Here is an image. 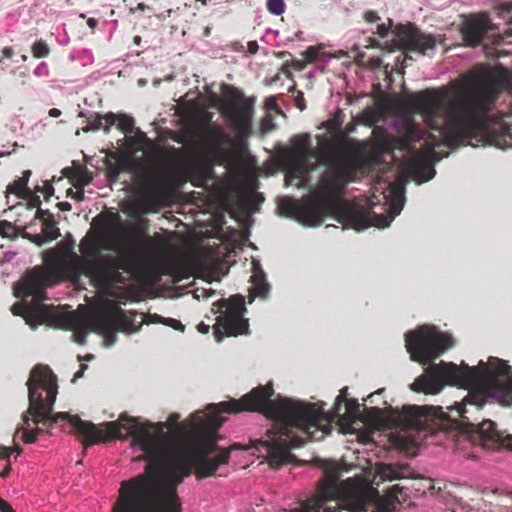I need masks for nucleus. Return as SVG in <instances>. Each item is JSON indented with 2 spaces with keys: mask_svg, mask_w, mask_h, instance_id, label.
Returning a JSON list of instances; mask_svg holds the SVG:
<instances>
[{
  "mask_svg": "<svg viewBox=\"0 0 512 512\" xmlns=\"http://www.w3.org/2000/svg\"><path fill=\"white\" fill-rule=\"evenodd\" d=\"M36 218L42 221V232L47 240H55L60 236V230L56 227L54 216L49 210L38 208L36 211Z\"/></svg>",
  "mask_w": 512,
  "mask_h": 512,
  "instance_id": "30",
  "label": "nucleus"
},
{
  "mask_svg": "<svg viewBox=\"0 0 512 512\" xmlns=\"http://www.w3.org/2000/svg\"><path fill=\"white\" fill-rule=\"evenodd\" d=\"M219 91H220V99H219V103H218V109H219V112L224 115V100H223V96H224V84H220L219 86Z\"/></svg>",
  "mask_w": 512,
  "mask_h": 512,
  "instance_id": "52",
  "label": "nucleus"
},
{
  "mask_svg": "<svg viewBox=\"0 0 512 512\" xmlns=\"http://www.w3.org/2000/svg\"><path fill=\"white\" fill-rule=\"evenodd\" d=\"M399 47L406 51L425 54L426 51L434 49L438 39L431 34H424L414 24H400L394 29Z\"/></svg>",
  "mask_w": 512,
  "mask_h": 512,
  "instance_id": "20",
  "label": "nucleus"
},
{
  "mask_svg": "<svg viewBox=\"0 0 512 512\" xmlns=\"http://www.w3.org/2000/svg\"><path fill=\"white\" fill-rule=\"evenodd\" d=\"M459 31L464 44L468 47L478 46L489 34L494 37L493 44L497 46L505 42L512 43V27L503 34L499 33L485 12L463 15Z\"/></svg>",
  "mask_w": 512,
  "mask_h": 512,
  "instance_id": "17",
  "label": "nucleus"
},
{
  "mask_svg": "<svg viewBox=\"0 0 512 512\" xmlns=\"http://www.w3.org/2000/svg\"><path fill=\"white\" fill-rule=\"evenodd\" d=\"M0 511L1 512H13L12 507L0 498Z\"/></svg>",
  "mask_w": 512,
  "mask_h": 512,
  "instance_id": "56",
  "label": "nucleus"
},
{
  "mask_svg": "<svg viewBox=\"0 0 512 512\" xmlns=\"http://www.w3.org/2000/svg\"><path fill=\"white\" fill-rule=\"evenodd\" d=\"M88 263L90 265L84 269L83 275L101 287L125 283L126 279L120 270L131 272L136 267L134 258L113 255H103Z\"/></svg>",
  "mask_w": 512,
  "mask_h": 512,
  "instance_id": "16",
  "label": "nucleus"
},
{
  "mask_svg": "<svg viewBox=\"0 0 512 512\" xmlns=\"http://www.w3.org/2000/svg\"><path fill=\"white\" fill-rule=\"evenodd\" d=\"M275 128L274 119L271 115H265L260 123V130L262 134H267Z\"/></svg>",
  "mask_w": 512,
  "mask_h": 512,
  "instance_id": "42",
  "label": "nucleus"
},
{
  "mask_svg": "<svg viewBox=\"0 0 512 512\" xmlns=\"http://www.w3.org/2000/svg\"><path fill=\"white\" fill-rule=\"evenodd\" d=\"M408 465L380 463L376 467V473L382 480H398L408 477Z\"/></svg>",
  "mask_w": 512,
  "mask_h": 512,
  "instance_id": "27",
  "label": "nucleus"
},
{
  "mask_svg": "<svg viewBox=\"0 0 512 512\" xmlns=\"http://www.w3.org/2000/svg\"><path fill=\"white\" fill-rule=\"evenodd\" d=\"M485 396L481 392L470 393L461 403L456 402L452 409L458 412L461 418L462 431L470 435L473 441H478L480 445L487 449H494L497 445L504 443L512 447V435L503 436L496 428L495 422L483 420L481 423L470 421L467 414L466 405L475 406L477 410L485 404Z\"/></svg>",
  "mask_w": 512,
  "mask_h": 512,
  "instance_id": "15",
  "label": "nucleus"
},
{
  "mask_svg": "<svg viewBox=\"0 0 512 512\" xmlns=\"http://www.w3.org/2000/svg\"><path fill=\"white\" fill-rule=\"evenodd\" d=\"M119 173H120V169L118 166L113 165V166L109 167L108 175L111 179H116L118 177Z\"/></svg>",
  "mask_w": 512,
  "mask_h": 512,
  "instance_id": "55",
  "label": "nucleus"
},
{
  "mask_svg": "<svg viewBox=\"0 0 512 512\" xmlns=\"http://www.w3.org/2000/svg\"><path fill=\"white\" fill-rule=\"evenodd\" d=\"M158 245H159V249L161 251H163L164 253H167V254L170 253V246L168 243H166L164 241H159Z\"/></svg>",
  "mask_w": 512,
  "mask_h": 512,
  "instance_id": "62",
  "label": "nucleus"
},
{
  "mask_svg": "<svg viewBox=\"0 0 512 512\" xmlns=\"http://www.w3.org/2000/svg\"><path fill=\"white\" fill-rule=\"evenodd\" d=\"M165 319L158 314H139L136 310L125 311L114 306L93 315L90 327L103 337L104 345L110 347L117 340V332L133 334L141 329L143 323L165 324Z\"/></svg>",
  "mask_w": 512,
  "mask_h": 512,
  "instance_id": "14",
  "label": "nucleus"
},
{
  "mask_svg": "<svg viewBox=\"0 0 512 512\" xmlns=\"http://www.w3.org/2000/svg\"><path fill=\"white\" fill-rule=\"evenodd\" d=\"M11 311L14 315L22 316L25 318L27 322L36 320L42 323L50 317V312L45 307L34 309L27 305L15 304L12 306Z\"/></svg>",
  "mask_w": 512,
  "mask_h": 512,
  "instance_id": "28",
  "label": "nucleus"
},
{
  "mask_svg": "<svg viewBox=\"0 0 512 512\" xmlns=\"http://www.w3.org/2000/svg\"><path fill=\"white\" fill-rule=\"evenodd\" d=\"M28 387L29 406L22 414V426L15 431L14 438L22 433V441L32 444L37 436L28 429L29 422L49 424L52 426L59 420H68L77 433L83 437L85 447L105 441L103 431L94 423L82 420L78 415L67 412L53 413V406L58 393L57 378L48 366L36 365L30 372L26 383Z\"/></svg>",
  "mask_w": 512,
  "mask_h": 512,
  "instance_id": "5",
  "label": "nucleus"
},
{
  "mask_svg": "<svg viewBox=\"0 0 512 512\" xmlns=\"http://www.w3.org/2000/svg\"><path fill=\"white\" fill-rule=\"evenodd\" d=\"M333 215H338L340 222H344L346 225L357 231L365 230L371 226L379 228L389 226V221L384 218L383 221H380L382 218L370 210L346 205L343 200V195L341 196L339 208L331 216Z\"/></svg>",
  "mask_w": 512,
  "mask_h": 512,
  "instance_id": "19",
  "label": "nucleus"
},
{
  "mask_svg": "<svg viewBox=\"0 0 512 512\" xmlns=\"http://www.w3.org/2000/svg\"><path fill=\"white\" fill-rule=\"evenodd\" d=\"M217 198H218V203H219V213H218V220L220 223L223 222V218H224V215H223V209H224V187L222 186V184L220 183V187L218 189V192H217Z\"/></svg>",
  "mask_w": 512,
  "mask_h": 512,
  "instance_id": "46",
  "label": "nucleus"
},
{
  "mask_svg": "<svg viewBox=\"0 0 512 512\" xmlns=\"http://www.w3.org/2000/svg\"><path fill=\"white\" fill-rule=\"evenodd\" d=\"M230 48L233 51L243 53L244 56H248V55L256 54L259 50V45H258L257 41H249L247 43V49H246L242 42L233 41L230 43Z\"/></svg>",
  "mask_w": 512,
  "mask_h": 512,
  "instance_id": "35",
  "label": "nucleus"
},
{
  "mask_svg": "<svg viewBox=\"0 0 512 512\" xmlns=\"http://www.w3.org/2000/svg\"><path fill=\"white\" fill-rule=\"evenodd\" d=\"M511 367L503 360L496 358L487 365L481 361L477 367H470L461 362L458 366L452 362H441L429 367L430 379L424 383L428 391L439 393L445 384H451L460 388H469L474 385H482L484 390L491 395L506 393L510 387L509 375Z\"/></svg>",
  "mask_w": 512,
  "mask_h": 512,
  "instance_id": "8",
  "label": "nucleus"
},
{
  "mask_svg": "<svg viewBox=\"0 0 512 512\" xmlns=\"http://www.w3.org/2000/svg\"><path fill=\"white\" fill-rule=\"evenodd\" d=\"M67 196L74 198L77 201H82L84 199V189H77L76 192L69 188L67 190Z\"/></svg>",
  "mask_w": 512,
  "mask_h": 512,
  "instance_id": "49",
  "label": "nucleus"
},
{
  "mask_svg": "<svg viewBox=\"0 0 512 512\" xmlns=\"http://www.w3.org/2000/svg\"><path fill=\"white\" fill-rule=\"evenodd\" d=\"M29 192L24 179L18 178L7 186V193L16 195L19 198H25Z\"/></svg>",
  "mask_w": 512,
  "mask_h": 512,
  "instance_id": "36",
  "label": "nucleus"
},
{
  "mask_svg": "<svg viewBox=\"0 0 512 512\" xmlns=\"http://www.w3.org/2000/svg\"><path fill=\"white\" fill-rule=\"evenodd\" d=\"M207 413L197 411L193 413L188 421L178 423L180 415L171 413L166 422L158 423H140L133 417L121 415L117 421H110L103 424L105 427V440L110 438H127L132 437V446L138 447L142 450L141 438L147 436L149 438H160L161 434L170 435L173 438H178L180 430H188L193 425L205 424L208 421H213L215 430L213 431L212 438L214 441V448H217V431L221 426L219 414L224 412V402L218 404H209L207 406Z\"/></svg>",
  "mask_w": 512,
  "mask_h": 512,
  "instance_id": "9",
  "label": "nucleus"
},
{
  "mask_svg": "<svg viewBox=\"0 0 512 512\" xmlns=\"http://www.w3.org/2000/svg\"><path fill=\"white\" fill-rule=\"evenodd\" d=\"M2 55L4 58L11 59L14 56V50L11 47H4Z\"/></svg>",
  "mask_w": 512,
  "mask_h": 512,
  "instance_id": "57",
  "label": "nucleus"
},
{
  "mask_svg": "<svg viewBox=\"0 0 512 512\" xmlns=\"http://www.w3.org/2000/svg\"><path fill=\"white\" fill-rule=\"evenodd\" d=\"M453 344L452 336L443 333L434 325H421L405 333V347L411 360L427 365L426 375L420 377L414 383L418 386L416 390L423 391L426 394H434L428 391V386L424 383L425 380L430 379L429 367L436 365L433 361L450 349Z\"/></svg>",
  "mask_w": 512,
  "mask_h": 512,
  "instance_id": "13",
  "label": "nucleus"
},
{
  "mask_svg": "<svg viewBox=\"0 0 512 512\" xmlns=\"http://www.w3.org/2000/svg\"><path fill=\"white\" fill-rule=\"evenodd\" d=\"M33 241L37 244V245H41L45 242H47L48 240L46 239L44 233L42 232V234H37V235H34V239Z\"/></svg>",
  "mask_w": 512,
  "mask_h": 512,
  "instance_id": "59",
  "label": "nucleus"
},
{
  "mask_svg": "<svg viewBox=\"0 0 512 512\" xmlns=\"http://www.w3.org/2000/svg\"><path fill=\"white\" fill-rule=\"evenodd\" d=\"M116 122L117 128L124 134H131L135 129L134 119L127 114H118Z\"/></svg>",
  "mask_w": 512,
  "mask_h": 512,
  "instance_id": "37",
  "label": "nucleus"
},
{
  "mask_svg": "<svg viewBox=\"0 0 512 512\" xmlns=\"http://www.w3.org/2000/svg\"><path fill=\"white\" fill-rule=\"evenodd\" d=\"M266 8L269 13L280 16L285 12L286 4L284 0H267Z\"/></svg>",
  "mask_w": 512,
  "mask_h": 512,
  "instance_id": "41",
  "label": "nucleus"
},
{
  "mask_svg": "<svg viewBox=\"0 0 512 512\" xmlns=\"http://www.w3.org/2000/svg\"><path fill=\"white\" fill-rule=\"evenodd\" d=\"M303 56L305 63H312L318 58L319 51L315 46H310L303 52Z\"/></svg>",
  "mask_w": 512,
  "mask_h": 512,
  "instance_id": "45",
  "label": "nucleus"
},
{
  "mask_svg": "<svg viewBox=\"0 0 512 512\" xmlns=\"http://www.w3.org/2000/svg\"><path fill=\"white\" fill-rule=\"evenodd\" d=\"M507 83L506 70L478 67L454 85L456 97L452 100H447L446 92L440 89L410 94L406 98L407 106L422 116L429 129L438 132L437 136L428 133L425 137L426 133L413 120L398 130L409 147L425 138L426 148L416 150L409 161L410 173L421 182L431 180L435 175L431 160L436 156L435 148L441 145L451 149L480 144L500 149L512 147V123L502 120L497 127L489 123L490 112ZM511 116L512 110L500 113L501 119Z\"/></svg>",
  "mask_w": 512,
  "mask_h": 512,
  "instance_id": "1",
  "label": "nucleus"
},
{
  "mask_svg": "<svg viewBox=\"0 0 512 512\" xmlns=\"http://www.w3.org/2000/svg\"><path fill=\"white\" fill-rule=\"evenodd\" d=\"M364 20L368 23H374L377 22L380 18L378 16V13L374 10H368L364 13Z\"/></svg>",
  "mask_w": 512,
  "mask_h": 512,
  "instance_id": "48",
  "label": "nucleus"
},
{
  "mask_svg": "<svg viewBox=\"0 0 512 512\" xmlns=\"http://www.w3.org/2000/svg\"><path fill=\"white\" fill-rule=\"evenodd\" d=\"M295 105L301 111L306 108L305 99L302 92H299L295 97Z\"/></svg>",
  "mask_w": 512,
  "mask_h": 512,
  "instance_id": "50",
  "label": "nucleus"
},
{
  "mask_svg": "<svg viewBox=\"0 0 512 512\" xmlns=\"http://www.w3.org/2000/svg\"><path fill=\"white\" fill-rule=\"evenodd\" d=\"M213 421L180 430L179 437L160 434V438H141L142 459L156 470L164 469L169 478L158 480L148 472L120 484L112 512H182L177 486L193 472L199 479L212 476L224 463V452L215 458ZM160 433H162L160 431Z\"/></svg>",
  "mask_w": 512,
  "mask_h": 512,
  "instance_id": "2",
  "label": "nucleus"
},
{
  "mask_svg": "<svg viewBox=\"0 0 512 512\" xmlns=\"http://www.w3.org/2000/svg\"><path fill=\"white\" fill-rule=\"evenodd\" d=\"M387 415L378 407L364 409V421L380 430L386 426L402 430L435 431L449 420L440 406L404 405L400 410L389 407Z\"/></svg>",
  "mask_w": 512,
  "mask_h": 512,
  "instance_id": "10",
  "label": "nucleus"
},
{
  "mask_svg": "<svg viewBox=\"0 0 512 512\" xmlns=\"http://www.w3.org/2000/svg\"><path fill=\"white\" fill-rule=\"evenodd\" d=\"M273 382L258 385L239 399L226 400V414L258 412L274 422L267 431L266 440H257L254 447L265 451L264 459L270 467L278 469L296 461L290 450L303 446L307 440H321L332 431V424L342 416V405L349 400L348 388L340 390L332 409L324 411V403H310L299 399L281 397L275 399Z\"/></svg>",
  "mask_w": 512,
  "mask_h": 512,
  "instance_id": "3",
  "label": "nucleus"
},
{
  "mask_svg": "<svg viewBox=\"0 0 512 512\" xmlns=\"http://www.w3.org/2000/svg\"><path fill=\"white\" fill-rule=\"evenodd\" d=\"M247 312L245 297L235 294L226 299V338L249 335V319L245 317Z\"/></svg>",
  "mask_w": 512,
  "mask_h": 512,
  "instance_id": "21",
  "label": "nucleus"
},
{
  "mask_svg": "<svg viewBox=\"0 0 512 512\" xmlns=\"http://www.w3.org/2000/svg\"><path fill=\"white\" fill-rule=\"evenodd\" d=\"M75 341L79 344L85 343L86 332L85 331H77L74 333Z\"/></svg>",
  "mask_w": 512,
  "mask_h": 512,
  "instance_id": "54",
  "label": "nucleus"
},
{
  "mask_svg": "<svg viewBox=\"0 0 512 512\" xmlns=\"http://www.w3.org/2000/svg\"><path fill=\"white\" fill-rule=\"evenodd\" d=\"M198 267V258L195 255H189L184 258L170 259L163 265L162 273L171 276L173 283L177 284L193 276Z\"/></svg>",
  "mask_w": 512,
  "mask_h": 512,
  "instance_id": "23",
  "label": "nucleus"
},
{
  "mask_svg": "<svg viewBox=\"0 0 512 512\" xmlns=\"http://www.w3.org/2000/svg\"><path fill=\"white\" fill-rule=\"evenodd\" d=\"M11 462H7L6 466L4 467V469L2 470V472L0 473V476L3 477V478H6L10 473H11Z\"/></svg>",
  "mask_w": 512,
  "mask_h": 512,
  "instance_id": "61",
  "label": "nucleus"
},
{
  "mask_svg": "<svg viewBox=\"0 0 512 512\" xmlns=\"http://www.w3.org/2000/svg\"><path fill=\"white\" fill-rule=\"evenodd\" d=\"M167 137L183 147L155 146L153 157L146 164L137 163L133 169L135 183L148 203L156 204L168 196L177 181V172L186 166L197 148L196 131L184 128L169 130Z\"/></svg>",
  "mask_w": 512,
  "mask_h": 512,
  "instance_id": "7",
  "label": "nucleus"
},
{
  "mask_svg": "<svg viewBox=\"0 0 512 512\" xmlns=\"http://www.w3.org/2000/svg\"><path fill=\"white\" fill-rule=\"evenodd\" d=\"M197 330H198V332H200L202 334H207L210 330V325L205 324L204 322H200L197 325Z\"/></svg>",
  "mask_w": 512,
  "mask_h": 512,
  "instance_id": "58",
  "label": "nucleus"
},
{
  "mask_svg": "<svg viewBox=\"0 0 512 512\" xmlns=\"http://www.w3.org/2000/svg\"><path fill=\"white\" fill-rule=\"evenodd\" d=\"M74 242L64 245L60 249H50L43 253L44 266H35L28 270L22 278L17 297L32 296L36 301L45 298V289L62 280L77 283L83 276L84 269L89 261L100 257L103 249L101 239L96 235L87 234L80 242L79 256L73 251Z\"/></svg>",
  "mask_w": 512,
  "mask_h": 512,
  "instance_id": "6",
  "label": "nucleus"
},
{
  "mask_svg": "<svg viewBox=\"0 0 512 512\" xmlns=\"http://www.w3.org/2000/svg\"><path fill=\"white\" fill-rule=\"evenodd\" d=\"M390 193L392 196L390 202L391 214L390 216H380L382 219H386L389 223L394 219V217L400 214L403 208L404 202V188L399 183H392L390 185Z\"/></svg>",
  "mask_w": 512,
  "mask_h": 512,
  "instance_id": "31",
  "label": "nucleus"
},
{
  "mask_svg": "<svg viewBox=\"0 0 512 512\" xmlns=\"http://www.w3.org/2000/svg\"><path fill=\"white\" fill-rule=\"evenodd\" d=\"M348 149L343 142L331 138H322L319 141V148L314 150L313 156L319 162L329 167V170L321 175L318 184L326 178L334 185V198L339 202L344 195L349 183L355 182L361 161L357 156L349 155Z\"/></svg>",
  "mask_w": 512,
  "mask_h": 512,
  "instance_id": "11",
  "label": "nucleus"
},
{
  "mask_svg": "<svg viewBox=\"0 0 512 512\" xmlns=\"http://www.w3.org/2000/svg\"><path fill=\"white\" fill-rule=\"evenodd\" d=\"M328 179H324L313 192L312 196L301 201L283 197L278 201L281 214L294 218L302 225L315 227L323 223L326 217L331 216L338 208L339 201L334 198L335 188Z\"/></svg>",
  "mask_w": 512,
  "mask_h": 512,
  "instance_id": "12",
  "label": "nucleus"
},
{
  "mask_svg": "<svg viewBox=\"0 0 512 512\" xmlns=\"http://www.w3.org/2000/svg\"><path fill=\"white\" fill-rule=\"evenodd\" d=\"M31 50L33 57L35 58H45L50 53V49L47 43L42 39L35 41L31 47Z\"/></svg>",
  "mask_w": 512,
  "mask_h": 512,
  "instance_id": "40",
  "label": "nucleus"
},
{
  "mask_svg": "<svg viewBox=\"0 0 512 512\" xmlns=\"http://www.w3.org/2000/svg\"><path fill=\"white\" fill-rule=\"evenodd\" d=\"M291 166L285 174V184L287 186L291 185L293 180L299 179L300 182L297 184V187H300L302 182V178L305 174L308 173V169L306 167L305 162L291 161Z\"/></svg>",
  "mask_w": 512,
  "mask_h": 512,
  "instance_id": "33",
  "label": "nucleus"
},
{
  "mask_svg": "<svg viewBox=\"0 0 512 512\" xmlns=\"http://www.w3.org/2000/svg\"><path fill=\"white\" fill-rule=\"evenodd\" d=\"M57 207L61 210V211H70L72 209V206L69 202H58L57 203Z\"/></svg>",
  "mask_w": 512,
  "mask_h": 512,
  "instance_id": "60",
  "label": "nucleus"
},
{
  "mask_svg": "<svg viewBox=\"0 0 512 512\" xmlns=\"http://www.w3.org/2000/svg\"><path fill=\"white\" fill-rule=\"evenodd\" d=\"M49 116L50 117H53V118H58L61 116L62 112L61 110L57 109V108H51L48 112Z\"/></svg>",
  "mask_w": 512,
  "mask_h": 512,
  "instance_id": "63",
  "label": "nucleus"
},
{
  "mask_svg": "<svg viewBox=\"0 0 512 512\" xmlns=\"http://www.w3.org/2000/svg\"><path fill=\"white\" fill-rule=\"evenodd\" d=\"M257 98L226 83V214L237 221L239 230L226 227V275L228 259L237 247L249 240L252 214L259 211L264 202L258 192L259 181L256 160L249 151V140L254 134V116Z\"/></svg>",
  "mask_w": 512,
  "mask_h": 512,
  "instance_id": "4",
  "label": "nucleus"
},
{
  "mask_svg": "<svg viewBox=\"0 0 512 512\" xmlns=\"http://www.w3.org/2000/svg\"><path fill=\"white\" fill-rule=\"evenodd\" d=\"M118 114H115L113 112H108L105 115H102V120L105 121V125H103V130L105 133H109L111 126L116 124L118 119Z\"/></svg>",
  "mask_w": 512,
  "mask_h": 512,
  "instance_id": "44",
  "label": "nucleus"
},
{
  "mask_svg": "<svg viewBox=\"0 0 512 512\" xmlns=\"http://www.w3.org/2000/svg\"><path fill=\"white\" fill-rule=\"evenodd\" d=\"M87 25L91 29H95L98 25V20L96 18H88L87 19Z\"/></svg>",
  "mask_w": 512,
  "mask_h": 512,
  "instance_id": "64",
  "label": "nucleus"
},
{
  "mask_svg": "<svg viewBox=\"0 0 512 512\" xmlns=\"http://www.w3.org/2000/svg\"><path fill=\"white\" fill-rule=\"evenodd\" d=\"M378 499L379 492L376 488L362 481L348 479L340 501L351 512H367Z\"/></svg>",
  "mask_w": 512,
  "mask_h": 512,
  "instance_id": "18",
  "label": "nucleus"
},
{
  "mask_svg": "<svg viewBox=\"0 0 512 512\" xmlns=\"http://www.w3.org/2000/svg\"><path fill=\"white\" fill-rule=\"evenodd\" d=\"M91 181L92 176L86 169L76 172L72 178V183L76 189H84Z\"/></svg>",
  "mask_w": 512,
  "mask_h": 512,
  "instance_id": "38",
  "label": "nucleus"
},
{
  "mask_svg": "<svg viewBox=\"0 0 512 512\" xmlns=\"http://www.w3.org/2000/svg\"><path fill=\"white\" fill-rule=\"evenodd\" d=\"M385 114V107L383 105H379L378 107H366L357 117V121L360 124L366 126H373L378 123Z\"/></svg>",
  "mask_w": 512,
  "mask_h": 512,
  "instance_id": "32",
  "label": "nucleus"
},
{
  "mask_svg": "<svg viewBox=\"0 0 512 512\" xmlns=\"http://www.w3.org/2000/svg\"><path fill=\"white\" fill-rule=\"evenodd\" d=\"M216 305L219 307V310H221L224 307V298H220ZM213 335L216 340V342H221L224 338V314L222 311H220V315L216 317V322L213 325Z\"/></svg>",
  "mask_w": 512,
  "mask_h": 512,
  "instance_id": "34",
  "label": "nucleus"
},
{
  "mask_svg": "<svg viewBox=\"0 0 512 512\" xmlns=\"http://www.w3.org/2000/svg\"><path fill=\"white\" fill-rule=\"evenodd\" d=\"M88 125L82 128L84 133L95 132L103 129L102 115L99 113H93L87 118Z\"/></svg>",
  "mask_w": 512,
  "mask_h": 512,
  "instance_id": "39",
  "label": "nucleus"
},
{
  "mask_svg": "<svg viewBox=\"0 0 512 512\" xmlns=\"http://www.w3.org/2000/svg\"><path fill=\"white\" fill-rule=\"evenodd\" d=\"M388 31H389V27H387L385 24H379V25L377 26L376 34H377L380 38H384V37H386V36H387Z\"/></svg>",
  "mask_w": 512,
  "mask_h": 512,
  "instance_id": "53",
  "label": "nucleus"
},
{
  "mask_svg": "<svg viewBox=\"0 0 512 512\" xmlns=\"http://www.w3.org/2000/svg\"><path fill=\"white\" fill-rule=\"evenodd\" d=\"M164 325L172 327L173 329L181 332H184L185 330V326L179 320L174 318H166Z\"/></svg>",
  "mask_w": 512,
  "mask_h": 512,
  "instance_id": "47",
  "label": "nucleus"
},
{
  "mask_svg": "<svg viewBox=\"0 0 512 512\" xmlns=\"http://www.w3.org/2000/svg\"><path fill=\"white\" fill-rule=\"evenodd\" d=\"M211 121L212 114L203 111L201 113V136L209 145L217 148L216 162L219 165H224V133L213 127Z\"/></svg>",
  "mask_w": 512,
  "mask_h": 512,
  "instance_id": "24",
  "label": "nucleus"
},
{
  "mask_svg": "<svg viewBox=\"0 0 512 512\" xmlns=\"http://www.w3.org/2000/svg\"><path fill=\"white\" fill-rule=\"evenodd\" d=\"M378 146L383 152H393L394 150L413 151V147H409L407 141L401 134L398 136L382 135L377 139Z\"/></svg>",
  "mask_w": 512,
  "mask_h": 512,
  "instance_id": "29",
  "label": "nucleus"
},
{
  "mask_svg": "<svg viewBox=\"0 0 512 512\" xmlns=\"http://www.w3.org/2000/svg\"><path fill=\"white\" fill-rule=\"evenodd\" d=\"M292 149L287 158L290 161L305 162L309 155L310 138L307 134L296 135L291 140Z\"/></svg>",
  "mask_w": 512,
  "mask_h": 512,
  "instance_id": "26",
  "label": "nucleus"
},
{
  "mask_svg": "<svg viewBox=\"0 0 512 512\" xmlns=\"http://www.w3.org/2000/svg\"><path fill=\"white\" fill-rule=\"evenodd\" d=\"M336 493L335 483H326L320 487L316 497L303 502L296 512H341Z\"/></svg>",
  "mask_w": 512,
  "mask_h": 512,
  "instance_id": "22",
  "label": "nucleus"
},
{
  "mask_svg": "<svg viewBox=\"0 0 512 512\" xmlns=\"http://www.w3.org/2000/svg\"><path fill=\"white\" fill-rule=\"evenodd\" d=\"M12 454V449L6 446H0V458L5 459L7 462H10V455Z\"/></svg>",
  "mask_w": 512,
  "mask_h": 512,
  "instance_id": "51",
  "label": "nucleus"
},
{
  "mask_svg": "<svg viewBox=\"0 0 512 512\" xmlns=\"http://www.w3.org/2000/svg\"><path fill=\"white\" fill-rule=\"evenodd\" d=\"M252 275L250 277L251 288L249 290V303H252L255 297H266L270 286L266 280V275L259 262H252Z\"/></svg>",
  "mask_w": 512,
  "mask_h": 512,
  "instance_id": "25",
  "label": "nucleus"
},
{
  "mask_svg": "<svg viewBox=\"0 0 512 512\" xmlns=\"http://www.w3.org/2000/svg\"><path fill=\"white\" fill-rule=\"evenodd\" d=\"M346 411L351 417H357L360 413V404L357 399L351 398L345 403Z\"/></svg>",
  "mask_w": 512,
  "mask_h": 512,
  "instance_id": "43",
  "label": "nucleus"
}]
</instances>
